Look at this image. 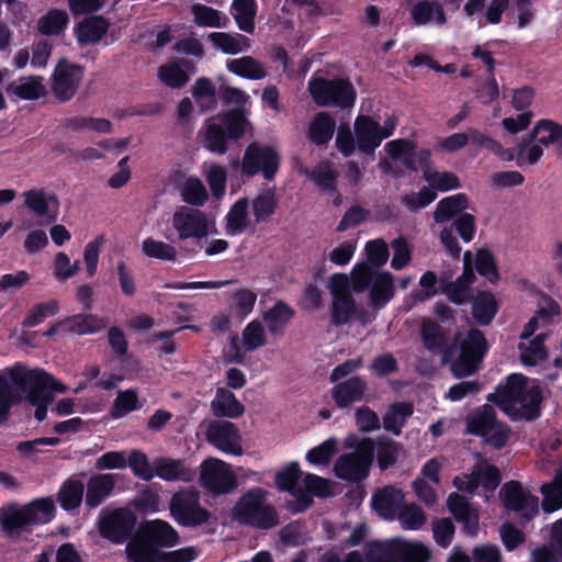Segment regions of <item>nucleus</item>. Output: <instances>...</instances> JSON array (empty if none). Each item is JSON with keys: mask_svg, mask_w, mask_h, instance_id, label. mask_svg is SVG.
Wrapping results in <instances>:
<instances>
[{"mask_svg": "<svg viewBox=\"0 0 562 562\" xmlns=\"http://www.w3.org/2000/svg\"><path fill=\"white\" fill-rule=\"evenodd\" d=\"M83 483L77 479L67 480L58 492L60 506L66 510H71L80 506L83 497Z\"/></svg>", "mask_w": 562, "mask_h": 562, "instance_id": "obj_48", "label": "nucleus"}, {"mask_svg": "<svg viewBox=\"0 0 562 562\" xmlns=\"http://www.w3.org/2000/svg\"><path fill=\"white\" fill-rule=\"evenodd\" d=\"M229 138L238 139L250 127L248 120L239 111H231L217 116Z\"/></svg>", "mask_w": 562, "mask_h": 562, "instance_id": "obj_63", "label": "nucleus"}, {"mask_svg": "<svg viewBox=\"0 0 562 562\" xmlns=\"http://www.w3.org/2000/svg\"><path fill=\"white\" fill-rule=\"evenodd\" d=\"M55 506L50 498H37L25 505H10L0 509V524L9 537H20L33 526L48 522Z\"/></svg>", "mask_w": 562, "mask_h": 562, "instance_id": "obj_2", "label": "nucleus"}, {"mask_svg": "<svg viewBox=\"0 0 562 562\" xmlns=\"http://www.w3.org/2000/svg\"><path fill=\"white\" fill-rule=\"evenodd\" d=\"M385 151L392 159L401 160L409 169H416L413 159L414 144L407 139H395L385 144Z\"/></svg>", "mask_w": 562, "mask_h": 562, "instance_id": "obj_61", "label": "nucleus"}, {"mask_svg": "<svg viewBox=\"0 0 562 562\" xmlns=\"http://www.w3.org/2000/svg\"><path fill=\"white\" fill-rule=\"evenodd\" d=\"M212 45L227 55H236L250 48L251 42L239 33L213 32L207 35Z\"/></svg>", "mask_w": 562, "mask_h": 562, "instance_id": "obj_31", "label": "nucleus"}, {"mask_svg": "<svg viewBox=\"0 0 562 562\" xmlns=\"http://www.w3.org/2000/svg\"><path fill=\"white\" fill-rule=\"evenodd\" d=\"M155 476L167 481L191 482L194 479V471L186 467L180 459L159 457L154 459Z\"/></svg>", "mask_w": 562, "mask_h": 562, "instance_id": "obj_25", "label": "nucleus"}, {"mask_svg": "<svg viewBox=\"0 0 562 562\" xmlns=\"http://www.w3.org/2000/svg\"><path fill=\"white\" fill-rule=\"evenodd\" d=\"M115 485L113 474H98L89 479L87 484L86 505L98 507L110 494Z\"/></svg>", "mask_w": 562, "mask_h": 562, "instance_id": "obj_30", "label": "nucleus"}, {"mask_svg": "<svg viewBox=\"0 0 562 562\" xmlns=\"http://www.w3.org/2000/svg\"><path fill=\"white\" fill-rule=\"evenodd\" d=\"M497 302L491 292H480L473 301V316L482 325H487L497 312Z\"/></svg>", "mask_w": 562, "mask_h": 562, "instance_id": "obj_52", "label": "nucleus"}, {"mask_svg": "<svg viewBox=\"0 0 562 562\" xmlns=\"http://www.w3.org/2000/svg\"><path fill=\"white\" fill-rule=\"evenodd\" d=\"M403 501L404 495L401 490L386 486L373 495L372 507L381 517L394 519Z\"/></svg>", "mask_w": 562, "mask_h": 562, "instance_id": "obj_28", "label": "nucleus"}, {"mask_svg": "<svg viewBox=\"0 0 562 562\" xmlns=\"http://www.w3.org/2000/svg\"><path fill=\"white\" fill-rule=\"evenodd\" d=\"M543 156V148L535 139L529 138L520 142L515 148V159L518 167L536 165Z\"/></svg>", "mask_w": 562, "mask_h": 562, "instance_id": "obj_56", "label": "nucleus"}, {"mask_svg": "<svg viewBox=\"0 0 562 562\" xmlns=\"http://www.w3.org/2000/svg\"><path fill=\"white\" fill-rule=\"evenodd\" d=\"M487 398L494 401L510 417L526 419L537 416L542 401L540 389L528 385L521 374L509 375L505 384L499 385Z\"/></svg>", "mask_w": 562, "mask_h": 562, "instance_id": "obj_1", "label": "nucleus"}, {"mask_svg": "<svg viewBox=\"0 0 562 562\" xmlns=\"http://www.w3.org/2000/svg\"><path fill=\"white\" fill-rule=\"evenodd\" d=\"M499 496L508 510L520 514L526 521H529L539 513L538 497L517 481L505 483L499 491Z\"/></svg>", "mask_w": 562, "mask_h": 562, "instance_id": "obj_14", "label": "nucleus"}, {"mask_svg": "<svg viewBox=\"0 0 562 562\" xmlns=\"http://www.w3.org/2000/svg\"><path fill=\"white\" fill-rule=\"evenodd\" d=\"M169 509L172 518L186 527H196L209 521L211 514L200 504V493L183 488L171 496Z\"/></svg>", "mask_w": 562, "mask_h": 562, "instance_id": "obj_7", "label": "nucleus"}, {"mask_svg": "<svg viewBox=\"0 0 562 562\" xmlns=\"http://www.w3.org/2000/svg\"><path fill=\"white\" fill-rule=\"evenodd\" d=\"M293 316L294 311L280 301L262 314V319L272 336H282Z\"/></svg>", "mask_w": 562, "mask_h": 562, "instance_id": "obj_37", "label": "nucleus"}, {"mask_svg": "<svg viewBox=\"0 0 562 562\" xmlns=\"http://www.w3.org/2000/svg\"><path fill=\"white\" fill-rule=\"evenodd\" d=\"M211 408L215 416L237 418L245 412L244 405L236 398L233 392L224 387L216 391L211 402Z\"/></svg>", "mask_w": 562, "mask_h": 562, "instance_id": "obj_33", "label": "nucleus"}, {"mask_svg": "<svg viewBox=\"0 0 562 562\" xmlns=\"http://www.w3.org/2000/svg\"><path fill=\"white\" fill-rule=\"evenodd\" d=\"M127 458V465L131 468L133 474L143 480L150 481L155 477V465L150 464L147 454L140 450L134 449Z\"/></svg>", "mask_w": 562, "mask_h": 562, "instance_id": "obj_62", "label": "nucleus"}, {"mask_svg": "<svg viewBox=\"0 0 562 562\" xmlns=\"http://www.w3.org/2000/svg\"><path fill=\"white\" fill-rule=\"evenodd\" d=\"M68 22L66 11L52 9L37 20V29L43 35L58 36L65 31Z\"/></svg>", "mask_w": 562, "mask_h": 562, "instance_id": "obj_42", "label": "nucleus"}, {"mask_svg": "<svg viewBox=\"0 0 562 562\" xmlns=\"http://www.w3.org/2000/svg\"><path fill=\"white\" fill-rule=\"evenodd\" d=\"M226 68L229 72L249 80H261L267 77L263 64L251 56L229 59Z\"/></svg>", "mask_w": 562, "mask_h": 562, "instance_id": "obj_35", "label": "nucleus"}, {"mask_svg": "<svg viewBox=\"0 0 562 562\" xmlns=\"http://www.w3.org/2000/svg\"><path fill=\"white\" fill-rule=\"evenodd\" d=\"M547 338V334L541 333L533 338H520V342L518 345L520 351V361L524 366H537L540 362L547 359L548 352L544 347V340Z\"/></svg>", "mask_w": 562, "mask_h": 562, "instance_id": "obj_34", "label": "nucleus"}, {"mask_svg": "<svg viewBox=\"0 0 562 562\" xmlns=\"http://www.w3.org/2000/svg\"><path fill=\"white\" fill-rule=\"evenodd\" d=\"M133 525V515L127 509L120 508L100 518L99 530L103 538L121 543L128 538Z\"/></svg>", "mask_w": 562, "mask_h": 562, "instance_id": "obj_19", "label": "nucleus"}, {"mask_svg": "<svg viewBox=\"0 0 562 562\" xmlns=\"http://www.w3.org/2000/svg\"><path fill=\"white\" fill-rule=\"evenodd\" d=\"M467 207L468 199L463 193L445 198L437 204L434 212V220L437 223H445Z\"/></svg>", "mask_w": 562, "mask_h": 562, "instance_id": "obj_44", "label": "nucleus"}, {"mask_svg": "<svg viewBox=\"0 0 562 562\" xmlns=\"http://www.w3.org/2000/svg\"><path fill=\"white\" fill-rule=\"evenodd\" d=\"M225 220L228 234L238 235L244 233L251 225L249 201L244 198L235 202L226 214Z\"/></svg>", "mask_w": 562, "mask_h": 562, "instance_id": "obj_38", "label": "nucleus"}, {"mask_svg": "<svg viewBox=\"0 0 562 562\" xmlns=\"http://www.w3.org/2000/svg\"><path fill=\"white\" fill-rule=\"evenodd\" d=\"M206 440L224 453L241 456L244 453L241 436L235 424L227 420H213L209 424Z\"/></svg>", "mask_w": 562, "mask_h": 562, "instance_id": "obj_16", "label": "nucleus"}, {"mask_svg": "<svg viewBox=\"0 0 562 562\" xmlns=\"http://www.w3.org/2000/svg\"><path fill=\"white\" fill-rule=\"evenodd\" d=\"M233 16L241 31L252 34L256 16L255 0H234Z\"/></svg>", "mask_w": 562, "mask_h": 562, "instance_id": "obj_46", "label": "nucleus"}, {"mask_svg": "<svg viewBox=\"0 0 562 562\" xmlns=\"http://www.w3.org/2000/svg\"><path fill=\"white\" fill-rule=\"evenodd\" d=\"M7 92L21 100H37L46 94L41 77H23L13 81Z\"/></svg>", "mask_w": 562, "mask_h": 562, "instance_id": "obj_36", "label": "nucleus"}, {"mask_svg": "<svg viewBox=\"0 0 562 562\" xmlns=\"http://www.w3.org/2000/svg\"><path fill=\"white\" fill-rule=\"evenodd\" d=\"M447 503L448 508L454 516L456 520L463 522L467 530L470 533H474L477 528L479 515L476 510L470 506L468 498L460 496L457 493H452L448 497Z\"/></svg>", "mask_w": 562, "mask_h": 562, "instance_id": "obj_32", "label": "nucleus"}, {"mask_svg": "<svg viewBox=\"0 0 562 562\" xmlns=\"http://www.w3.org/2000/svg\"><path fill=\"white\" fill-rule=\"evenodd\" d=\"M277 486L289 491L300 502V510L312 504V496L326 497L330 494L328 481L311 473H303L297 463H291L276 475Z\"/></svg>", "mask_w": 562, "mask_h": 562, "instance_id": "obj_3", "label": "nucleus"}, {"mask_svg": "<svg viewBox=\"0 0 562 562\" xmlns=\"http://www.w3.org/2000/svg\"><path fill=\"white\" fill-rule=\"evenodd\" d=\"M82 68L66 61L59 63L53 74L52 92L59 101L70 100L82 80Z\"/></svg>", "mask_w": 562, "mask_h": 562, "instance_id": "obj_17", "label": "nucleus"}, {"mask_svg": "<svg viewBox=\"0 0 562 562\" xmlns=\"http://www.w3.org/2000/svg\"><path fill=\"white\" fill-rule=\"evenodd\" d=\"M471 252L465 251L463 255V273L456 281L447 283L441 289V292L454 304H464L471 297L470 286L475 279V274L471 268Z\"/></svg>", "mask_w": 562, "mask_h": 562, "instance_id": "obj_21", "label": "nucleus"}, {"mask_svg": "<svg viewBox=\"0 0 562 562\" xmlns=\"http://www.w3.org/2000/svg\"><path fill=\"white\" fill-rule=\"evenodd\" d=\"M192 95L202 111H209L216 105L215 87L207 78H199L192 87Z\"/></svg>", "mask_w": 562, "mask_h": 562, "instance_id": "obj_60", "label": "nucleus"}, {"mask_svg": "<svg viewBox=\"0 0 562 562\" xmlns=\"http://www.w3.org/2000/svg\"><path fill=\"white\" fill-rule=\"evenodd\" d=\"M374 443L371 439H363L351 453L339 457L334 465V471L339 479L358 482L369 473L373 461Z\"/></svg>", "mask_w": 562, "mask_h": 562, "instance_id": "obj_9", "label": "nucleus"}, {"mask_svg": "<svg viewBox=\"0 0 562 562\" xmlns=\"http://www.w3.org/2000/svg\"><path fill=\"white\" fill-rule=\"evenodd\" d=\"M142 252L149 258L162 261H175L177 258V249L172 245L151 237L143 240Z\"/></svg>", "mask_w": 562, "mask_h": 562, "instance_id": "obj_57", "label": "nucleus"}, {"mask_svg": "<svg viewBox=\"0 0 562 562\" xmlns=\"http://www.w3.org/2000/svg\"><path fill=\"white\" fill-rule=\"evenodd\" d=\"M204 146L213 153L225 154L228 134L217 116L209 119L204 126Z\"/></svg>", "mask_w": 562, "mask_h": 562, "instance_id": "obj_39", "label": "nucleus"}, {"mask_svg": "<svg viewBox=\"0 0 562 562\" xmlns=\"http://www.w3.org/2000/svg\"><path fill=\"white\" fill-rule=\"evenodd\" d=\"M280 161V155L273 147L255 142L245 150L241 172L247 177L261 172L266 180H272L279 170Z\"/></svg>", "mask_w": 562, "mask_h": 562, "instance_id": "obj_10", "label": "nucleus"}, {"mask_svg": "<svg viewBox=\"0 0 562 562\" xmlns=\"http://www.w3.org/2000/svg\"><path fill=\"white\" fill-rule=\"evenodd\" d=\"M367 391V383L360 376H352L346 381L336 383L331 389V397L337 407L346 408L360 402Z\"/></svg>", "mask_w": 562, "mask_h": 562, "instance_id": "obj_24", "label": "nucleus"}, {"mask_svg": "<svg viewBox=\"0 0 562 562\" xmlns=\"http://www.w3.org/2000/svg\"><path fill=\"white\" fill-rule=\"evenodd\" d=\"M438 278L434 271H426L419 279L420 290H414L405 299L404 307L409 311L418 304L425 303L437 293L436 284Z\"/></svg>", "mask_w": 562, "mask_h": 562, "instance_id": "obj_40", "label": "nucleus"}, {"mask_svg": "<svg viewBox=\"0 0 562 562\" xmlns=\"http://www.w3.org/2000/svg\"><path fill=\"white\" fill-rule=\"evenodd\" d=\"M409 15L416 26L442 27L448 22L443 4L438 0H418L409 8Z\"/></svg>", "mask_w": 562, "mask_h": 562, "instance_id": "obj_20", "label": "nucleus"}, {"mask_svg": "<svg viewBox=\"0 0 562 562\" xmlns=\"http://www.w3.org/2000/svg\"><path fill=\"white\" fill-rule=\"evenodd\" d=\"M422 337L424 346L434 353L440 352L446 344V333L430 318H424L422 322Z\"/></svg>", "mask_w": 562, "mask_h": 562, "instance_id": "obj_53", "label": "nucleus"}, {"mask_svg": "<svg viewBox=\"0 0 562 562\" xmlns=\"http://www.w3.org/2000/svg\"><path fill=\"white\" fill-rule=\"evenodd\" d=\"M307 89L319 106L351 109L356 102V90L351 82L345 79L312 78Z\"/></svg>", "mask_w": 562, "mask_h": 562, "instance_id": "obj_6", "label": "nucleus"}, {"mask_svg": "<svg viewBox=\"0 0 562 562\" xmlns=\"http://www.w3.org/2000/svg\"><path fill=\"white\" fill-rule=\"evenodd\" d=\"M266 496L267 493L261 488H254L246 493L233 508L234 519L262 529L278 525V515L267 503Z\"/></svg>", "mask_w": 562, "mask_h": 562, "instance_id": "obj_5", "label": "nucleus"}, {"mask_svg": "<svg viewBox=\"0 0 562 562\" xmlns=\"http://www.w3.org/2000/svg\"><path fill=\"white\" fill-rule=\"evenodd\" d=\"M395 295L394 276L389 271L375 274L368 294V306L371 310L383 308Z\"/></svg>", "mask_w": 562, "mask_h": 562, "instance_id": "obj_23", "label": "nucleus"}, {"mask_svg": "<svg viewBox=\"0 0 562 562\" xmlns=\"http://www.w3.org/2000/svg\"><path fill=\"white\" fill-rule=\"evenodd\" d=\"M172 227L180 240H201L210 234L216 233L214 220L198 209L187 206L178 207L172 215Z\"/></svg>", "mask_w": 562, "mask_h": 562, "instance_id": "obj_8", "label": "nucleus"}, {"mask_svg": "<svg viewBox=\"0 0 562 562\" xmlns=\"http://www.w3.org/2000/svg\"><path fill=\"white\" fill-rule=\"evenodd\" d=\"M109 23L101 16H90L85 19L76 27V36L79 43L90 44L102 38L106 33Z\"/></svg>", "mask_w": 562, "mask_h": 562, "instance_id": "obj_41", "label": "nucleus"}, {"mask_svg": "<svg viewBox=\"0 0 562 562\" xmlns=\"http://www.w3.org/2000/svg\"><path fill=\"white\" fill-rule=\"evenodd\" d=\"M243 345L246 350H256L267 344V334L260 321L254 319L241 333Z\"/></svg>", "mask_w": 562, "mask_h": 562, "instance_id": "obj_64", "label": "nucleus"}, {"mask_svg": "<svg viewBox=\"0 0 562 562\" xmlns=\"http://www.w3.org/2000/svg\"><path fill=\"white\" fill-rule=\"evenodd\" d=\"M12 382L19 387H33L36 391L65 393L68 387L42 369L27 370L22 364H15L9 371Z\"/></svg>", "mask_w": 562, "mask_h": 562, "instance_id": "obj_15", "label": "nucleus"}, {"mask_svg": "<svg viewBox=\"0 0 562 562\" xmlns=\"http://www.w3.org/2000/svg\"><path fill=\"white\" fill-rule=\"evenodd\" d=\"M560 314L559 304L550 296L541 295L538 311L535 316L529 319L524 330L520 334V338L527 339L531 337L538 329L547 327L551 324L553 317Z\"/></svg>", "mask_w": 562, "mask_h": 562, "instance_id": "obj_26", "label": "nucleus"}, {"mask_svg": "<svg viewBox=\"0 0 562 562\" xmlns=\"http://www.w3.org/2000/svg\"><path fill=\"white\" fill-rule=\"evenodd\" d=\"M126 553L131 562H159L160 552L151 542L144 539H135L126 547Z\"/></svg>", "mask_w": 562, "mask_h": 562, "instance_id": "obj_50", "label": "nucleus"}, {"mask_svg": "<svg viewBox=\"0 0 562 562\" xmlns=\"http://www.w3.org/2000/svg\"><path fill=\"white\" fill-rule=\"evenodd\" d=\"M413 414V406L409 403H397L390 406L383 417V426L386 430L398 435L406 419Z\"/></svg>", "mask_w": 562, "mask_h": 562, "instance_id": "obj_55", "label": "nucleus"}, {"mask_svg": "<svg viewBox=\"0 0 562 562\" xmlns=\"http://www.w3.org/2000/svg\"><path fill=\"white\" fill-rule=\"evenodd\" d=\"M278 200L274 190L266 189L251 202L252 213L257 223L267 222L274 214Z\"/></svg>", "mask_w": 562, "mask_h": 562, "instance_id": "obj_43", "label": "nucleus"}, {"mask_svg": "<svg viewBox=\"0 0 562 562\" xmlns=\"http://www.w3.org/2000/svg\"><path fill=\"white\" fill-rule=\"evenodd\" d=\"M336 123L326 112H319L310 127V137L313 143L322 145L327 143L334 134Z\"/></svg>", "mask_w": 562, "mask_h": 562, "instance_id": "obj_54", "label": "nucleus"}, {"mask_svg": "<svg viewBox=\"0 0 562 562\" xmlns=\"http://www.w3.org/2000/svg\"><path fill=\"white\" fill-rule=\"evenodd\" d=\"M484 351L485 339L483 334L477 329H472L460 347L450 348L442 360L450 364L452 374L461 379L476 372Z\"/></svg>", "mask_w": 562, "mask_h": 562, "instance_id": "obj_4", "label": "nucleus"}, {"mask_svg": "<svg viewBox=\"0 0 562 562\" xmlns=\"http://www.w3.org/2000/svg\"><path fill=\"white\" fill-rule=\"evenodd\" d=\"M199 484L213 494H226L237 487V477L228 463L209 458L200 465Z\"/></svg>", "mask_w": 562, "mask_h": 562, "instance_id": "obj_12", "label": "nucleus"}, {"mask_svg": "<svg viewBox=\"0 0 562 562\" xmlns=\"http://www.w3.org/2000/svg\"><path fill=\"white\" fill-rule=\"evenodd\" d=\"M182 201L193 206H203L209 194L203 182L196 177H190L180 187Z\"/></svg>", "mask_w": 562, "mask_h": 562, "instance_id": "obj_51", "label": "nucleus"}, {"mask_svg": "<svg viewBox=\"0 0 562 562\" xmlns=\"http://www.w3.org/2000/svg\"><path fill=\"white\" fill-rule=\"evenodd\" d=\"M69 329L78 335L93 334L104 329L108 322L93 314H79L66 319Z\"/></svg>", "mask_w": 562, "mask_h": 562, "instance_id": "obj_45", "label": "nucleus"}, {"mask_svg": "<svg viewBox=\"0 0 562 562\" xmlns=\"http://www.w3.org/2000/svg\"><path fill=\"white\" fill-rule=\"evenodd\" d=\"M541 493L544 512L553 513L562 508V468L555 473L553 482L541 486Z\"/></svg>", "mask_w": 562, "mask_h": 562, "instance_id": "obj_49", "label": "nucleus"}, {"mask_svg": "<svg viewBox=\"0 0 562 562\" xmlns=\"http://www.w3.org/2000/svg\"><path fill=\"white\" fill-rule=\"evenodd\" d=\"M501 476L496 467L487 463L486 460L480 459L472 470L471 474L457 476L453 485L460 491L473 493L480 485L487 490H494L499 484Z\"/></svg>", "mask_w": 562, "mask_h": 562, "instance_id": "obj_18", "label": "nucleus"}, {"mask_svg": "<svg viewBox=\"0 0 562 562\" xmlns=\"http://www.w3.org/2000/svg\"><path fill=\"white\" fill-rule=\"evenodd\" d=\"M387 557L395 558L398 562H426L429 559V550L422 543L404 540L386 542Z\"/></svg>", "mask_w": 562, "mask_h": 562, "instance_id": "obj_27", "label": "nucleus"}, {"mask_svg": "<svg viewBox=\"0 0 562 562\" xmlns=\"http://www.w3.org/2000/svg\"><path fill=\"white\" fill-rule=\"evenodd\" d=\"M331 295V323L340 326L348 323L357 312V305L350 292L349 278L345 273H334L328 283Z\"/></svg>", "mask_w": 562, "mask_h": 562, "instance_id": "obj_11", "label": "nucleus"}, {"mask_svg": "<svg viewBox=\"0 0 562 562\" xmlns=\"http://www.w3.org/2000/svg\"><path fill=\"white\" fill-rule=\"evenodd\" d=\"M146 530L149 538L160 546L171 547L178 542L177 531L166 521L153 520Z\"/></svg>", "mask_w": 562, "mask_h": 562, "instance_id": "obj_59", "label": "nucleus"}, {"mask_svg": "<svg viewBox=\"0 0 562 562\" xmlns=\"http://www.w3.org/2000/svg\"><path fill=\"white\" fill-rule=\"evenodd\" d=\"M530 136L540 146L554 147V151L562 157V125L551 120H541L532 128Z\"/></svg>", "mask_w": 562, "mask_h": 562, "instance_id": "obj_29", "label": "nucleus"}, {"mask_svg": "<svg viewBox=\"0 0 562 562\" xmlns=\"http://www.w3.org/2000/svg\"><path fill=\"white\" fill-rule=\"evenodd\" d=\"M24 206L45 224L55 223L59 216L60 202L56 193L44 188L33 187L22 193Z\"/></svg>", "mask_w": 562, "mask_h": 562, "instance_id": "obj_13", "label": "nucleus"}, {"mask_svg": "<svg viewBox=\"0 0 562 562\" xmlns=\"http://www.w3.org/2000/svg\"><path fill=\"white\" fill-rule=\"evenodd\" d=\"M158 77L162 83L172 89L183 87L189 76L180 63H167L158 68Z\"/></svg>", "mask_w": 562, "mask_h": 562, "instance_id": "obj_58", "label": "nucleus"}, {"mask_svg": "<svg viewBox=\"0 0 562 562\" xmlns=\"http://www.w3.org/2000/svg\"><path fill=\"white\" fill-rule=\"evenodd\" d=\"M355 137L361 151L372 153L383 140L380 123L369 116L359 115L355 121Z\"/></svg>", "mask_w": 562, "mask_h": 562, "instance_id": "obj_22", "label": "nucleus"}, {"mask_svg": "<svg viewBox=\"0 0 562 562\" xmlns=\"http://www.w3.org/2000/svg\"><path fill=\"white\" fill-rule=\"evenodd\" d=\"M497 422L495 409L490 405H483L468 419L467 430L470 434L483 437L485 430L493 427Z\"/></svg>", "mask_w": 562, "mask_h": 562, "instance_id": "obj_47", "label": "nucleus"}]
</instances>
